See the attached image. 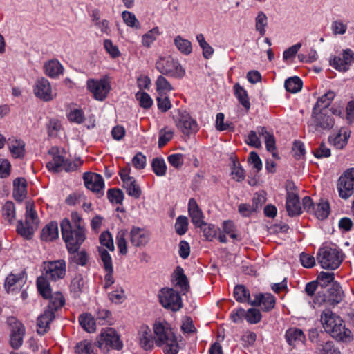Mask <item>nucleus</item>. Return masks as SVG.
<instances>
[{
  "instance_id": "1",
  "label": "nucleus",
  "mask_w": 354,
  "mask_h": 354,
  "mask_svg": "<svg viewBox=\"0 0 354 354\" xmlns=\"http://www.w3.org/2000/svg\"><path fill=\"white\" fill-rule=\"evenodd\" d=\"M320 321L325 331L337 341L349 342L352 340L351 332L346 328L342 318L330 309L324 310Z\"/></svg>"
},
{
  "instance_id": "2",
  "label": "nucleus",
  "mask_w": 354,
  "mask_h": 354,
  "mask_svg": "<svg viewBox=\"0 0 354 354\" xmlns=\"http://www.w3.org/2000/svg\"><path fill=\"white\" fill-rule=\"evenodd\" d=\"M153 329L155 343L158 346L165 345V354H177L178 344L171 325L165 320L156 321Z\"/></svg>"
},
{
  "instance_id": "3",
  "label": "nucleus",
  "mask_w": 354,
  "mask_h": 354,
  "mask_svg": "<svg viewBox=\"0 0 354 354\" xmlns=\"http://www.w3.org/2000/svg\"><path fill=\"white\" fill-rule=\"evenodd\" d=\"M61 233L68 252L79 250L86 239V227H72L68 218H64L61 223Z\"/></svg>"
},
{
  "instance_id": "4",
  "label": "nucleus",
  "mask_w": 354,
  "mask_h": 354,
  "mask_svg": "<svg viewBox=\"0 0 354 354\" xmlns=\"http://www.w3.org/2000/svg\"><path fill=\"white\" fill-rule=\"evenodd\" d=\"M48 299H50L48 305L37 318V332L41 335L46 333L49 324L55 318V312L65 304V299L60 292L51 293Z\"/></svg>"
},
{
  "instance_id": "5",
  "label": "nucleus",
  "mask_w": 354,
  "mask_h": 354,
  "mask_svg": "<svg viewBox=\"0 0 354 354\" xmlns=\"http://www.w3.org/2000/svg\"><path fill=\"white\" fill-rule=\"evenodd\" d=\"M344 254L335 245H325L319 249L317 259L323 269L334 270L339 267Z\"/></svg>"
},
{
  "instance_id": "6",
  "label": "nucleus",
  "mask_w": 354,
  "mask_h": 354,
  "mask_svg": "<svg viewBox=\"0 0 354 354\" xmlns=\"http://www.w3.org/2000/svg\"><path fill=\"white\" fill-rule=\"evenodd\" d=\"M335 124V120L328 109L313 110L308 122L309 131L312 132L330 131Z\"/></svg>"
},
{
  "instance_id": "7",
  "label": "nucleus",
  "mask_w": 354,
  "mask_h": 354,
  "mask_svg": "<svg viewBox=\"0 0 354 354\" xmlns=\"http://www.w3.org/2000/svg\"><path fill=\"white\" fill-rule=\"evenodd\" d=\"M156 69L162 75L182 78L185 75V71L178 62L171 56L160 57L156 62Z\"/></svg>"
},
{
  "instance_id": "8",
  "label": "nucleus",
  "mask_w": 354,
  "mask_h": 354,
  "mask_svg": "<svg viewBox=\"0 0 354 354\" xmlns=\"http://www.w3.org/2000/svg\"><path fill=\"white\" fill-rule=\"evenodd\" d=\"M344 296V292L339 283L334 282L326 292L319 291L316 300L319 304L335 306L342 301Z\"/></svg>"
},
{
  "instance_id": "9",
  "label": "nucleus",
  "mask_w": 354,
  "mask_h": 354,
  "mask_svg": "<svg viewBox=\"0 0 354 354\" xmlns=\"http://www.w3.org/2000/svg\"><path fill=\"white\" fill-rule=\"evenodd\" d=\"M177 128L185 135L189 136L198 130L196 121L189 113L183 109H178L176 114L173 116Z\"/></svg>"
},
{
  "instance_id": "10",
  "label": "nucleus",
  "mask_w": 354,
  "mask_h": 354,
  "mask_svg": "<svg viewBox=\"0 0 354 354\" xmlns=\"http://www.w3.org/2000/svg\"><path fill=\"white\" fill-rule=\"evenodd\" d=\"M66 261L63 259L43 262L42 275L51 281H56L66 275Z\"/></svg>"
},
{
  "instance_id": "11",
  "label": "nucleus",
  "mask_w": 354,
  "mask_h": 354,
  "mask_svg": "<svg viewBox=\"0 0 354 354\" xmlns=\"http://www.w3.org/2000/svg\"><path fill=\"white\" fill-rule=\"evenodd\" d=\"M98 347L104 351H109V348L120 350L122 343L115 329L108 328L104 330L97 340Z\"/></svg>"
},
{
  "instance_id": "12",
  "label": "nucleus",
  "mask_w": 354,
  "mask_h": 354,
  "mask_svg": "<svg viewBox=\"0 0 354 354\" xmlns=\"http://www.w3.org/2000/svg\"><path fill=\"white\" fill-rule=\"evenodd\" d=\"M159 301L162 306L173 311L182 308V299L179 293L173 288H162L159 293Z\"/></svg>"
},
{
  "instance_id": "13",
  "label": "nucleus",
  "mask_w": 354,
  "mask_h": 354,
  "mask_svg": "<svg viewBox=\"0 0 354 354\" xmlns=\"http://www.w3.org/2000/svg\"><path fill=\"white\" fill-rule=\"evenodd\" d=\"M337 190L342 198H348L354 192V168L346 169L339 178Z\"/></svg>"
},
{
  "instance_id": "14",
  "label": "nucleus",
  "mask_w": 354,
  "mask_h": 354,
  "mask_svg": "<svg viewBox=\"0 0 354 354\" xmlns=\"http://www.w3.org/2000/svg\"><path fill=\"white\" fill-rule=\"evenodd\" d=\"M87 87L93 93L95 99L100 101L104 100L110 91V84L104 79L100 80H88Z\"/></svg>"
},
{
  "instance_id": "15",
  "label": "nucleus",
  "mask_w": 354,
  "mask_h": 354,
  "mask_svg": "<svg viewBox=\"0 0 354 354\" xmlns=\"http://www.w3.org/2000/svg\"><path fill=\"white\" fill-rule=\"evenodd\" d=\"M26 283L25 273L9 274L4 282V288L7 293L15 295L21 290Z\"/></svg>"
},
{
  "instance_id": "16",
  "label": "nucleus",
  "mask_w": 354,
  "mask_h": 354,
  "mask_svg": "<svg viewBox=\"0 0 354 354\" xmlns=\"http://www.w3.org/2000/svg\"><path fill=\"white\" fill-rule=\"evenodd\" d=\"M10 324L11 330L9 344L13 349H18L23 344L25 327L24 324L19 321L11 322Z\"/></svg>"
},
{
  "instance_id": "17",
  "label": "nucleus",
  "mask_w": 354,
  "mask_h": 354,
  "mask_svg": "<svg viewBox=\"0 0 354 354\" xmlns=\"http://www.w3.org/2000/svg\"><path fill=\"white\" fill-rule=\"evenodd\" d=\"M84 181L86 187L100 196L103 194V188L104 186V180L101 175L95 173H84Z\"/></svg>"
},
{
  "instance_id": "18",
  "label": "nucleus",
  "mask_w": 354,
  "mask_h": 354,
  "mask_svg": "<svg viewBox=\"0 0 354 354\" xmlns=\"http://www.w3.org/2000/svg\"><path fill=\"white\" fill-rule=\"evenodd\" d=\"M252 295L254 299L250 301L251 306H261V309L264 312H269L274 308L276 299L270 293H258Z\"/></svg>"
},
{
  "instance_id": "19",
  "label": "nucleus",
  "mask_w": 354,
  "mask_h": 354,
  "mask_svg": "<svg viewBox=\"0 0 354 354\" xmlns=\"http://www.w3.org/2000/svg\"><path fill=\"white\" fill-rule=\"evenodd\" d=\"M131 243L135 247H142L150 239V233L144 228L133 226L129 233Z\"/></svg>"
},
{
  "instance_id": "20",
  "label": "nucleus",
  "mask_w": 354,
  "mask_h": 354,
  "mask_svg": "<svg viewBox=\"0 0 354 354\" xmlns=\"http://www.w3.org/2000/svg\"><path fill=\"white\" fill-rule=\"evenodd\" d=\"M34 92L37 97L44 101H49L53 98L50 82L44 77L37 81L34 88Z\"/></svg>"
},
{
  "instance_id": "21",
  "label": "nucleus",
  "mask_w": 354,
  "mask_h": 354,
  "mask_svg": "<svg viewBox=\"0 0 354 354\" xmlns=\"http://www.w3.org/2000/svg\"><path fill=\"white\" fill-rule=\"evenodd\" d=\"M188 212L192 223L195 227L202 228L203 225H206L203 221V214L199 208L196 200L190 198L188 203Z\"/></svg>"
},
{
  "instance_id": "22",
  "label": "nucleus",
  "mask_w": 354,
  "mask_h": 354,
  "mask_svg": "<svg viewBox=\"0 0 354 354\" xmlns=\"http://www.w3.org/2000/svg\"><path fill=\"white\" fill-rule=\"evenodd\" d=\"M286 208L290 216L292 217L301 214V207L297 194L287 192Z\"/></svg>"
},
{
  "instance_id": "23",
  "label": "nucleus",
  "mask_w": 354,
  "mask_h": 354,
  "mask_svg": "<svg viewBox=\"0 0 354 354\" xmlns=\"http://www.w3.org/2000/svg\"><path fill=\"white\" fill-rule=\"evenodd\" d=\"M285 339L288 344L294 348L299 344H304L306 336L302 330L293 327L286 331Z\"/></svg>"
},
{
  "instance_id": "24",
  "label": "nucleus",
  "mask_w": 354,
  "mask_h": 354,
  "mask_svg": "<svg viewBox=\"0 0 354 354\" xmlns=\"http://www.w3.org/2000/svg\"><path fill=\"white\" fill-rule=\"evenodd\" d=\"M59 230L58 223L55 221H52L47 224L41 231V239L42 241L49 242L53 241L58 238Z\"/></svg>"
},
{
  "instance_id": "25",
  "label": "nucleus",
  "mask_w": 354,
  "mask_h": 354,
  "mask_svg": "<svg viewBox=\"0 0 354 354\" xmlns=\"http://www.w3.org/2000/svg\"><path fill=\"white\" fill-rule=\"evenodd\" d=\"M14 198L17 201H22L26 195V180L24 178H17L13 182Z\"/></svg>"
},
{
  "instance_id": "26",
  "label": "nucleus",
  "mask_w": 354,
  "mask_h": 354,
  "mask_svg": "<svg viewBox=\"0 0 354 354\" xmlns=\"http://www.w3.org/2000/svg\"><path fill=\"white\" fill-rule=\"evenodd\" d=\"M70 254L68 258L69 263H74L77 266H85L89 259V256L85 250L76 252H68Z\"/></svg>"
},
{
  "instance_id": "27",
  "label": "nucleus",
  "mask_w": 354,
  "mask_h": 354,
  "mask_svg": "<svg viewBox=\"0 0 354 354\" xmlns=\"http://www.w3.org/2000/svg\"><path fill=\"white\" fill-rule=\"evenodd\" d=\"M174 274L175 281H176V286L180 288L183 294H185L189 289V285L187 277L184 273L183 269L181 267L178 266L175 270Z\"/></svg>"
},
{
  "instance_id": "28",
  "label": "nucleus",
  "mask_w": 354,
  "mask_h": 354,
  "mask_svg": "<svg viewBox=\"0 0 354 354\" xmlns=\"http://www.w3.org/2000/svg\"><path fill=\"white\" fill-rule=\"evenodd\" d=\"M45 73L50 77L55 78L63 73L64 68L57 60H50L44 65Z\"/></svg>"
},
{
  "instance_id": "29",
  "label": "nucleus",
  "mask_w": 354,
  "mask_h": 354,
  "mask_svg": "<svg viewBox=\"0 0 354 354\" xmlns=\"http://www.w3.org/2000/svg\"><path fill=\"white\" fill-rule=\"evenodd\" d=\"M349 137L350 132L344 131L343 134H342L341 131H339L337 134L330 136L328 140L330 143L337 149H341L347 144Z\"/></svg>"
},
{
  "instance_id": "30",
  "label": "nucleus",
  "mask_w": 354,
  "mask_h": 354,
  "mask_svg": "<svg viewBox=\"0 0 354 354\" xmlns=\"http://www.w3.org/2000/svg\"><path fill=\"white\" fill-rule=\"evenodd\" d=\"M65 160L64 157L60 155L59 152L54 153L52 160L46 163V167L49 171L56 173L59 172L63 170Z\"/></svg>"
},
{
  "instance_id": "31",
  "label": "nucleus",
  "mask_w": 354,
  "mask_h": 354,
  "mask_svg": "<svg viewBox=\"0 0 354 354\" xmlns=\"http://www.w3.org/2000/svg\"><path fill=\"white\" fill-rule=\"evenodd\" d=\"M233 294L236 301L240 303L248 302L250 304V301L253 300L251 299L249 290L243 285L236 286Z\"/></svg>"
},
{
  "instance_id": "32",
  "label": "nucleus",
  "mask_w": 354,
  "mask_h": 354,
  "mask_svg": "<svg viewBox=\"0 0 354 354\" xmlns=\"http://www.w3.org/2000/svg\"><path fill=\"white\" fill-rule=\"evenodd\" d=\"M330 213V205L327 201H320L316 203L315 207L312 212L318 219L323 220L328 217Z\"/></svg>"
},
{
  "instance_id": "33",
  "label": "nucleus",
  "mask_w": 354,
  "mask_h": 354,
  "mask_svg": "<svg viewBox=\"0 0 354 354\" xmlns=\"http://www.w3.org/2000/svg\"><path fill=\"white\" fill-rule=\"evenodd\" d=\"M335 94L332 91H328L324 95L318 98L313 110L328 109L332 101L335 98Z\"/></svg>"
},
{
  "instance_id": "34",
  "label": "nucleus",
  "mask_w": 354,
  "mask_h": 354,
  "mask_svg": "<svg viewBox=\"0 0 354 354\" xmlns=\"http://www.w3.org/2000/svg\"><path fill=\"white\" fill-rule=\"evenodd\" d=\"M49 279L44 275L39 277L37 279V286L40 295L45 299H48L51 292V288L49 283Z\"/></svg>"
},
{
  "instance_id": "35",
  "label": "nucleus",
  "mask_w": 354,
  "mask_h": 354,
  "mask_svg": "<svg viewBox=\"0 0 354 354\" xmlns=\"http://www.w3.org/2000/svg\"><path fill=\"white\" fill-rule=\"evenodd\" d=\"M79 322L86 332L93 333L95 331V321L91 314L81 315L79 317Z\"/></svg>"
},
{
  "instance_id": "36",
  "label": "nucleus",
  "mask_w": 354,
  "mask_h": 354,
  "mask_svg": "<svg viewBox=\"0 0 354 354\" xmlns=\"http://www.w3.org/2000/svg\"><path fill=\"white\" fill-rule=\"evenodd\" d=\"M174 44L178 50L183 55H188L192 51L191 42L181 36L178 35L174 38Z\"/></svg>"
},
{
  "instance_id": "37",
  "label": "nucleus",
  "mask_w": 354,
  "mask_h": 354,
  "mask_svg": "<svg viewBox=\"0 0 354 354\" xmlns=\"http://www.w3.org/2000/svg\"><path fill=\"white\" fill-rule=\"evenodd\" d=\"M235 95L239 100L241 105L248 111L250 107V103L249 102L247 91L241 86L239 84H236L234 86Z\"/></svg>"
},
{
  "instance_id": "38",
  "label": "nucleus",
  "mask_w": 354,
  "mask_h": 354,
  "mask_svg": "<svg viewBox=\"0 0 354 354\" xmlns=\"http://www.w3.org/2000/svg\"><path fill=\"white\" fill-rule=\"evenodd\" d=\"M25 143L21 140H15L9 142V149L15 158H21L25 153Z\"/></svg>"
},
{
  "instance_id": "39",
  "label": "nucleus",
  "mask_w": 354,
  "mask_h": 354,
  "mask_svg": "<svg viewBox=\"0 0 354 354\" xmlns=\"http://www.w3.org/2000/svg\"><path fill=\"white\" fill-rule=\"evenodd\" d=\"M123 187L126 189L129 196L135 198H140L141 189L134 178H129V182L127 181L126 184L123 185Z\"/></svg>"
},
{
  "instance_id": "40",
  "label": "nucleus",
  "mask_w": 354,
  "mask_h": 354,
  "mask_svg": "<svg viewBox=\"0 0 354 354\" xmlns=\"http://www.w3.org/2000/svg\"><path fill=\"white\" fill-rule=\"evenodd\" d=\"M284 86L287 91L295 93L302 88V81L297 76L289 77L285 81Z\"/></svg>"
},
{
  "instance_id": "41",
  "label": "nucleus",
  "mask_w": 354,
  "mask_h": 354,
  "mask_svg": "<svg viewBox=\"0 0 354 354\" xmlns=\"http://www.w3.org/2000/svg\"><path fill=\"white\" fill-rule=\"evenodd\" d=\"M3 219L10 224L15 218V207L12 201H7L2 207Z\"/></svg>"
},
{
  "instance_id": "42",
  "label": "nucleus",
  "mask_w": 354,
  "mask_h": 354,
  "mask_svg": "<svg viewBox=\"0 0 354 354\" xmlns=\"http://www.w3.org/2000/svg\"><path fill=\"white\" fill-rule=\"evenodd\" d=\"M268 25V17L266 15L260 11L255 18V29L259 35L263 37L266 34V27Z\"/></svg>"
},
{
  "instance_id": "43",
  "label": "nucleus",
  "mask_w": 354,
  "mask_h": 354,
  "mask_svg": "<svg viewBox=\"0 0 354 354\" xmlns=\"http://www.w3.org/2000/svg\"><path fill=\"white\" fill-rule=\"evenodd\" d=\"M153 171L158 176H164L167 173V165L162 158L157 157L152 160Z\"/></svg>"
},
{
  "instance_id": "44",
  "label": "nucleus",
  "mask_w": 354,
  "mask_h": 354,
  "mask_svg": "<svg viewBox=\"0 0 354 354\" xmlns=\"http://www.w3.org/2000/svg\"><path fill=\"white\" fill-rule=\"evenodd\" d=\"M17 231L19 234L26 239H30L33 234L34 230L32 226H30L28 221L23 223L22 221H19L17 225Z\"/></svg>"
},
{
  "instance_id": "45",
  "label": "nucleus",
  "mask_w": 354,
  "mask_h": 354,
  "mask_svg": "<svg viewBox=\"0 0 354 354\" xmlns=\"http://www.w3.org/2000/svg\"><path fill=\"white\" fill-rule=\"evenodd\" d=\"M140 344L145 350L151 349L153 346V340L151 337L150 330L148 328L144 329L140 334Z\"/></svg>"
},
{
  "instance_id": "46",
  "label": "nucleus",
  "mask_w": 354,
  "mask_h": 354,
  "mask_svg": "<svg viewBox=\"0 0 354 354\" xmlns=\"http://www.w3.org/2000/svg\"><path fill=\"white\" fill-rule=\"evenodd\" d=\"M98 252L100 254V257L101 259V261L103 263V268L106 271H113V263H112V258L110 255V254L108 252V251L102 248H98Z\"/></svg>"
},
{
  "instance_id": "47",
  "label": "nucleus",
  "mask_w": 354,
  "mask_h": 354,
  "mask_svg": "<svg viewBox=\"0 0 354 354\" xmlns=\"http://www.w3.org/2000/svg\"><path fill=\"white\" fill-rule=\"evenodd\" d=\"M127 233V230H120L118 231L116 236V244L121 254H126L127 253V246L126 241V235Z\"/></svg>"
},
{
  "instance_id": "48",
  "label": "nucleus",
  "mask_w": 354,
  "mask_h": 354,
  "mask_svg": "<svg viewBox=\"0 0 354 354\" xmlns=\"http://www.w3.org/2000/svg\"><path fill=\"white\" fill-rule=\"evenodd\" d=\"M156 85L158 94H167L173 89L168 80L162 75L158 77Z\"/></svg>"
},
{
  "instance_id": "49",
  "label": "nucleus",
  "mask_w": 354,
  "mask_h": 354,
  "mask_svg": "<svg viewBox=\"0 0 354 354\" xmlns=\"http://www.w3.org/2000/svg\"><path fill=\"white\" fill-rule=\"evenodd\" d=\"M84 282L81 275L75 276L71 281L70 285L71 292L73 294L75 297H79L82 289L84 286Z\"/></svg>"
},
{
  "instance_id": "50",
  "label": "nucleus",
  "mask_w": 354,
  "mask_h": 354,
  "mask_svg": "<svg viewBox=\"0 0 354 354\" xmlns=\"http://www.w3.org/2000/svg\"><path fill=\"white\" fill-rule=\"evenodd\" d=\"M77 354H95L94 346L88 340H84L78 343L75 346Z\"/></svg>"
},
{
  "instance_id": "51",
  "label": "nucleus",
  "mask_w": 354,
  "mask_h": 354,
  "mask_svg": "<svg viewBox=\"0 0 354 354\" xmlns=\"http://www.w3.org/2000/svg\"><path fill=\"white\" fill-rule=\"evenodd\" d=\"M335 274L334 272H326L322 271L317 276L316 281L318 285L322 288H325L330 283H334Z\"/></svg>"
},
{
  "instance_id": "52",
  "label": "nucleus",
  "mask_w": 354,
  "mask_h": 354,
  "mask_svg": "<svg viewBox=\"0 0 354 354\" xmlns=\"http://www.w3.org/2000/svg\"><path fill=\"white\" fill-rule=\"evenodd\" d=\"M107 198L111 203L121 204L124 199V194L120 189H109Z\"/></svg>"
},
{
  "instance_id": "53",
  "label": "nucleus",
  "mask_w": 354,
  "mask_h": 354,
  "mask_svg": "<svg viewBox=\"0 0 354 354\" xmlns=\"http://www.w3.org/2000/svg\"><path fill=\"white\" fill-rule=\"evenodd\" d=\"M319 354H340L338 348L335 347V344L331 341H328L325 344H321L318 348Z\"/></svg>"
},
{
  "instance_id": "54",
  "label": "nucleus",
  "mask_w": 354,
  "mask_h": 354,
  "mask_svg": "<svg viewBox=\"0 0 354 354\" xmlns=\"http://www.w3.org/2000/svg\"><path fill=\"white\" fill-rule=\"evenodd\" d=\"M175 230L178 234L183 235L188 230V219L185 216H179L175 223Z\"/></svg>"
},
{
  "instance_id": "55",
  "label": "nucleus",
  "mask_w": 354,
  "mask_h": 354,
  "mask_svg": "<svg viewBox=\"0 0 354 354\" xmlns=\"http://www.w3.org/2000/svg\"><path fill=\"white\" fill-rule=\"evenodd\" d=\"M231 175L232 176V178L238 182L244 180L245 171L238 161L233 160Z\"/></svg>"
},
{
  "instance_id": "56",
  "label": "nucleus",
  "mask_w": 354,
  "mask_h": 354,
  "mask_svg": "<svg viewBox=\"0 0 354 354\" xmlns=\"http://www.w3.org/2000/svg\"><path fill=\"white\" fill-rule=\"evenodd\" d=\"M159 35L158 28H153L148 31L142 37V45L145 47H150L151 44L156 39V37Z\"/></svg>"
},
{
  "instance_id": "57",
  "label": "nucleus",
  "mask_w": 354,
  "mask_h": 354,
  "mask_svg": "<svg viewBox=\"0 0 354 354\" xmlns=\"http://www.w3.org/2000/svg\"><path fill=\"white\" fill-rule=\"evenodd\" d=\"M100 242L110 251H114L115 247L111 234L109 231L103 232L100 236Z\"/></svg>"
},
{
  "instance_id": "58",
  "label": "nucleus",
  "mask_w": 354,
  "mask_h": 354,
  "mask_svg": "<svg viewBox=\"0 0 354 354\" xmlns=\"http://www.w3.org/2000/svg\"><path fill=\"white\" fill-rule=\"evenodd\" d=\"M203 230V233L206 240L209 241H212L217 234V231L218 228L213 224H207L206 225H203L202 228H200Z\"/></svg>"
},
{
  "instance_id": "59",
  "label": "nucleus",
  "mask_w": 354,
  "mask_h": 354,
  "mask_svg": "<svg viewBox=\"0 0 354 354\" xmlns=\"http://www.w3.org/2000/svg\"><path fill=\"white\" fill-rule=\"evenodd\" d=\"M136 97L139 101L140 106L144 109H149L153 104V100L150 95L145 92H138Z\"/></svg>"
},
{
  "instance_id": "60",
  "label": "nucleus",
  "mask_w": 354,
  "mask_h": 354,
  "mask_svg": "<svg viewBox=\"0 0 354 354\" xmlns=\"http://www.w3.org/2000/svg\"><path fill=\"white\" fill-rule=\"evenodd\" d=\"M174 132L171 130L163 128L159 131L158 147L162 148L173 138Z\"/></svg>"
},
{
  "instance_id": "61",
  "label": "nucleus",
  "mask_w": 354,
  "mask_h": 354,
  "mask_svg": "<svg viewBox=\"0 0 354 354\" xmlns=\"http://www.w3.org/2000/svg\"><path fill=\"white\" fill-rule=\"evenodd\" d=\"M245 319L250 324H257L261 319V313L259 309L250 308L246 311Z\"/></svg>"
},
{
  "instance_id": "62",
  "label": "nucleus",
  "mask_w": 354,
  "mask_h": 354,
  "mask_svg": "<svg viewBox=\"0 0 354 354\" xmlns=\"http://www.w3.org/2000/svg\"><path fill=\"white\" fill-rule=\"evenodd\" d=\"M158 107L162 112H166L171 106V102L166 94H158L156 98Z\"/></svg>"
},
{
  "instance_id": "63",
  "label": "nucleus",
  "mask_w": 354,
  "mask_h": 354,
  "mask_svg": "<svg viewBox=\"0 0 354 354\" xmlns=\"http://www.w3.org/2000/svg\"><path fill=\"white\" fill-rule=\"evenodd\" d=\"M122 17L125 24L130 27L139 28L140 24L134 14L129 11H123Z\"/></svg>"
},
{
  "instance_id": "64",
  "label": "nucleus",
  "mask_w": 354,
  "mask_h": 354,
  "mask_svg": "<svg viewBox=\"0 0 354 354\" xmlns=\"http://www.w3.org/2000/svg\"><path fill=\"white\" fill-rule=\"evenodd\" d=\"M330 65L340 72H346L349 69L348 66L344 65L343 62V59L340 57L334 56L331 57L329 60Z\"/></svg>"
}]
</instances>
